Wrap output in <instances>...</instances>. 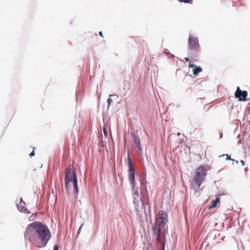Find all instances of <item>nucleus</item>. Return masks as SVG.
I'll return each instance as SVG.
<instances>
[{"instance_id":"obj_1","label":"nucleus","mask_w":250,"mask_h":250,"mask_svg":"<svg viewBox=\"0 0 250 250\" xmlns=\"http://www.w3.org/2000/svg\"><path fill=\"white\" fill-rule=\"evenodd\" d=\"M24 236L32 245L43 248L46 245L51 235L45 225L40 222H34L27 226Z\"/></svg>"},{"instance_id":"obj_2","label":"nucleus","mask_w":250,"mask_h":250,"mask_svg":"<svg viewBox=\"0 0 250 250\" xmlns=\"http://www.w3.org/2000/svg\"><path fill=\"white\" fill-rule=\"evenodd\" d=\"M208 170V167L207 165L200 166L196 169L192 179L189 181L190 188L197 196H199L202 191L203 188H201V186L206 179L207 171Z\"/></svg>"},{"instance_id":"obj_3","label":"nucleus","mask_w":250,"mask_h":250,"mask_svg":"<svg viewBox=\"0 0 250 250\" xmlns=\"http://www.w3.org/2000/svg\"><path fill=\"white\" fill-rule=\"evenodd\" d=\"M70 182H73L75 193L77 194L78 193V187L76 172L74 170L68 167L66 168L65 172L64 185L65 188L68 189V185Z\"/></svg>"},{"instance_id":"obj_4","label":"nucleus","mask_w":250,"mask_h":250,"mask_svg":"<svg viewBox=\"0 0 250 250\" xmlns=\"http://www.w3.org/2000/svg\"><path fill=\"white\" fill-rule=\"evenodd\" d=\"M128 165V179L131 185L132 190H134L135 188V171L133 167V164L132 160L129 156L127 158Z\"/></svg>"},{"instance_id":"obj_5","label":"nucleus","mask_w":250,"mask_h":250,"mask_svg":"<svg viewBox=\"0 0 250 250\" xmlns=\"http://www.w3.org/2000/svg\"><path fill=\"white\" fill-rule=\"evenodd\" d=\"M188 42V48L190 51L192 52L199 51L200 45L198 38L189 35Z\"/></svg>"},{"instance_id":"obj_6","label":"nucleus","mask_w":250,"mask_h":250,"mask_svg":"<svg viewBox=\"0 0 250 250\" xmlns=\"http://www.w3.org/2000/svg\"><path fill=\"white\" fill-rule=\"evenodd\" d=\"M167 221V214L163 210L159 211L155 223L161 226L166 224Z\"/></svg>"},{"instance_id":"obj_7","label":"nucleus","mask_w":250,"mask_h":250,"mask_svg":"<svg viewBox=\"0 0 250 250\" xmlns=\"http://www.w3.org/2000/svg\"><path fill=\"white\" fill-rule=\"evenodd\" d=\"M235 97L239 99V100L240 101H247L248 99H246L247 96H248V92L247 91H242L240 89L239 87H238L237 90L235 92Z\"/></svg>"},{"instance_id":"obj_8","label":"nucleus","mask_w":250,"mask_h":250,"mask_svg":"<svg viewBox=\"0 0 250 250\" xmlns=\"http://www.w3.org/2000/svg\"><path fill=\"white\" fill-rule=\"evenodd\" d=\"M160 226V225L155 223L152 228L153 232L154 234L156 235L157 241L158 242L160 241L161 239V229Z\"/></svg>"},{"instance_id":"obj_9","label":"nucleus","mask_w":250,"mask_h":250,"mask_svg":"<svg viewBox=\"0 0 250 250\" xmlns=\"http://www.w3.org/2000/svg\"><path fill=\"white\" fill-rule=\"evenodd\" d=\"M133 141L134 145L136 146L139 151L141 152L142 151V148L141 146V140L140 138L137 136L133 135Z\"/></svg>"},{"instance_id":"obj_10","label":"nucleus","mask_w":250,"mask_h":250,"mask_svg":"<svg viewBox=\"0 0 250 250\" xmlns=\"http://www.w3.org/2000/svg\"><path fill=\"white\" fill-rule=\"evenodd\" d=\"M189 67L193 68V74L194 75H197L200 72H202V68L200 66H197L196 65L189 63Z\"/></svg>"},{"instance_id":"obj_11","label":"nucleus","mask_w":250,"mask_h":250,"mask_svg":"<svg viewBox=\"0 0 250 250\" xmlns=\"http://www.w3.org/2000/svg\"><path fill=\"white\" fill-rule=\"evenodd\" d=\"M220 202V198H216L215 200L212 201V205L209 207V209L214 208L216 207L217 203Z\"/></svg>"},{"instance_id":"obj_12","label":"nucleus","mask_w":250,"mask_h":250,"mask_svg":"<svg viewBox=\"0 0 250 250\" xmlns=\"http://www.w3.org/2000/svg\"><path fill=\"white\" fill-rule=\"evenodd\" d=\"M192 0H179L180 2H184L185 3H191L192 2Z\"/></svg>"},{"instance_id":"obj_13","label":"nucleus","mask_w":250,"mask_h":250,"mask_svg":"<svg viewBox=\"0 0 250 250\" xmlns=\"http://www.w3.org/2000/svg\"><path fill=\"white\" fill-rule=\"evenodd\" d=\"M108 106L112 103V100L111 98H108L107 100Z\"/></svg>"},{"instance_id":"obj_14","label":"nucleus","mask_w":250,"mask_h":250,"mask_svg":"<svg viewBox=\"0 0 250 250\" xmlns=\"http://www.w3.org/2000/svg\"><path fill=\"white\" fill-rule=\"evenodd\" d=\"M226 155L227 156V158H226V160H231V161H234V160H233V159H231V158H230V156H229L228 155H227H227Z\"/></svg>"},{"instance_id":"obj_15","label":"nucleus","mask_w":250,"mask_h":250,"mask_svg":"<svg viewBox=\"0 0 250 250\" xmlns=\"http://www.w3.org/2000/svg\"><path fill=\"white\" fill-rule=\"evenodd\" d=\"M35 155V152H34V151H33L30 154H29V156H30V157H31L32 156H33Z\"/></svg>"},{"instance_id":"obj_16","label":"nucleus","mask_w":250,"mask_h":250,"mask_svg":"<svg viewBox=\"0 0 250 250\" xmlns=\"http://www.w3.org/2000/svg\"><path fill=\"white\" fill-rule=\"evenodd\" d=\"M104 135L106 136L107 135V132L106 131L105 128H104Z\"/></svg>"},{"instance_id":"obj_17","label":"nucleus","mask_w":250,"mask_h":250,"mask_svg":"<svg viewBox=\"0 0 250 250\" xmlns=\"http://www.w3.org/2000/svg\"><path fill=\"white\" fill-rule=\"evenodd\" d=\"M162 250H165V243H163L162 244Z\"/></svg>"},{"instance_id":"obj_18","label":"nucleus","mask_w":250,"mask_h":250,"mask_svg":"<svg viewBox=\"0 0 250 250\" xmlns=\"http://www.w3.org/2000/svg\"><path fill=\"white\" fill-rule=\"evenodd\" d=\"M240 162H241V163L242 164V166H245V162H244V161H243V160H241Z\"/></svg>"},{"instance_id":"obj_19","label":"nucleus","mask_w":250,"mask_h":250,"mask_svg":"<svg viewBox=\"0 0 250 250\" xmlns=\"http://www.w3.org/2000/svg\"><path fill=\"white\" fill-rule=\"evenodd\" d=\"M185 60L187 61V62H189V59L188 58H185Z\"/></svg>"},{"instance_id":"obj_20","label":"nucleus","mask_w":250,"mask_h":250,"mask_svg":"<svg viewBox=\"0 0 250 250\" xmlns=\"http://www.w3.org/2000/svg\"><path fill=\"white\" fill-rule=\"evenodd\" d=\"M21 211H24L25 212L26 210H27L26 209H24V208H22V209H20Z\"/></svg>"},{"instance_id":"obj_21","label":"nucleus","mask_w":250,"mask_h":250,"mask_svg":"<svg viewBox=\"0 0 250 250\" xmlns=\"http://www.w3.org/2000/svg\"><path fill=\"white\" fill-rule=\"evenodd\" d=\"M134 195H138V191H135L134 193Z\"/></svg>"},{"instance_id":"obj_22","label":"nucleus","mask_w":250,"mask_h":250,"mask_svg":"<svg viewBox=\"0 0 250 250\" xmlns=\"http://www.w3.org/2000/svg\"><path fill=\"white\" fill-rule=\"evenodd\" d=\"M99 35H100L101 36H102V37H103V33H102V31H100V32H99Z\"/></svg>"},{"instance_id":"obj_23","label":"nucleus","mask_w":250,"mask_h":250,"mask_svg":"<svg viewBox=\"0 0 250 250\" xmlns=\"http://www.w3.org/2000/svg\"><path fill=\"white\" fill-rule=\"evenodd\" d=\"M235 163L238 164V161H235Z\"/></svg>"},{"instance_id":"obj_24","label":"nucleus","mask_w":250,"mask_h":250,"mask_svg":"<svg viewBox=\"0 0 250 250\" xmlns=\"http://www.w3.org/2000/svg\"><path fill=\"white\" fill-rule=\"evenodd\" d=\"M80 229H81V228L79 229L78 233H79V231H80Z\"/></svg>"}]
</instances>
